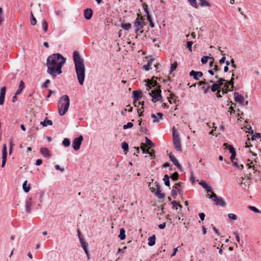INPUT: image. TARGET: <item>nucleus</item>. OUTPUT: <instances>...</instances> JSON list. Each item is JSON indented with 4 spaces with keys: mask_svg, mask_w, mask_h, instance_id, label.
<instances>
[{
    "mask_svg": "<svg viewBox=\"0 0 261 261\" xmlns=\"http://www.w3.org/2000/svg\"><path fill=\"white\" fill-rule=\"evenodd\" d=\"M225 54L223 55V57L221 58V59L219 60V63L222 64H223L225 61V60H226V58H225Z\"/></svg>",
    "mask_w": 261,
    "mask_h": 261,
    "instance_id": "nucleus-63",
    "label": "nucleus"
},
{
    "mask_svg": "<svg viewBox=\"0 0 261 261\" xmlns=\"http://www.w3.org/2000/svg\"><path fill=\"white\" fill-rule=\"evenodd\" d=\"M208 59H213L214 60L213 58L210 56H203V57L201 58V62L202 64H205L207 63Z\"/></svg>",
    "mask_w": 261,
    "mask_h": 261,
    "instance_id": "nucleus-37",
    "label": "nucleus"
},
{
    "mask_svg": "<svg viewBox=\"0 0 261 261\" xmlns=\"http://www.w3.org/2000/svg\"><path fill=\"white\" fill-rule=\"evenodd\" d=\"M199 86H201L203 85H208V82H206V80L204 79L203 81H201L199 82V83L197 84Z\"/></svg>",
    "mask_w": 261,
    "mask_h": 261,
    "instance_id": "nucleus-60",
    "label": "nucleus"
},
{
    "mask_svg": "<svg viewBox=\"0 0 261 261\" xmlns=\"http://www.w3.org/2000/svg\"><path fill=\"white\" fill-rule=\"evenodd\" d=\"M147 83L146 84V86L147 87L146 90L149 91L152 88V87L151 86V85H150V84L149 83L148 81H147Z\"/></svg>",
    "mask_w": 261,
    "mask_h": 261,
    "instance_id": "nucleus-64",
    "label": "nucleus"
},
{
    "mask_svg": "<svg viewBox=\"0 0 261 261\" xmlns=\"http://www.w3.org/2000/svg\"><path fill=\"white\" fill-rule=\"evenodd\" d=\"M62 145L66 147H68L70 145V140L68 138H64L62 141Z\"/></svg>",
    "mask_w": 261,
    "mask_h": 261,
    "instance_id": "nucleus-32",
    "label": "nucleus"
},
{
    "mask_svg": "<svg viewBox=\"0 0 261 261\" xmlns=\"http://www.w3.org/2000/svg\"><path fill=\"white\" fill-rule=\"evenodd\" d=\"M177 67V62H174V63H172L170 67V70L169 71V74H171L172 72L175 70Z\"/></svg>",
    "mask_w": 261,
    "mask_h": 261,
    "instance_id": "nucleus-36",
    "label": "nucleus"
},
{
    "mask_svg": "<svg viewBox=\"0 0 261 261\" xmlns=\"http://www.w3.org/2000/svg\"><path fill=\"white\" fill-rule=\"evenodd\" d=\"M227 145V148L230 153L236 152V150L231 145H228L227 143H224V146H226Z\"/></svg>",
    "mask_w": 261,
    "mask_h": 261,
    "instance_id": "nucleus-38",
    "label": "nucleus"
},
{
    "mask_svg": "<svg viewBox=\"0 0 261 261\" xmlns=\"http://www.w3.org/2000/svg\"><path fill=\"white\" fill-rule=\"evenodd\" d=\"M140 148L142 149L143 153L149 154L150 155V156L151 157V159L155 158V156L154 150H151L150 151H149V148H147V146L144 143H141Z\"/></svg>",
    "mask_w": 261,
    "mask_h": 261,
    "instance_id": "nucleus-9",
    "label": "nucleus"
},
{
    "mask_svg": "<svg viewBox=\"0 0 261 261\" xmlns=\"http://www.w3.org/2000/svg\"><path fill=\"white\" fill-rule=\"evenodd\" d=\"M40 124L43 126H47L48 125H53V122L51 120H48L47 119V118H46L45 120H44L43 121H41L40 122Z\"/></svg>",
    "mask_w": 261,
    "mask_h": 261,
    "instance_id": "nucleus-28",
    "label": "nucleus"
},
{
    "mask_svg": "<svg viewBox=\"0 0 261 261\" xmlns=\"http://www.w3.org/2000/svg\"><path fill=\"white\" fill-rule=\"evenodd\" d=\"M199 216L200 220L201 221H203L204 220L205 215L204 213H200L199 214Z\"/></svg>",
    "mask_w": 261,
    "mask_h": 261,
    "instance_id": "nucleus-62",
    "label": "nucleus"
},
{
    "mask_svg": "<svg viewBox=\"0 0 261 261\" xmlns=\"http://www.w3.org/2000/svg\"><path fill=\"white\" fill-rule=\"evenodd\" d=\"M193 44V42L191 41H188L187 42V47L189 49V50L191 52L192 51V46Z\"/></svg>",
    "mask_w": 261,
    "mask_h": 261,
    "instance_id": "nucleus-52",
    "label": "nucleus"
},
{
    "mask_svg": "<svg viewBox=\"0 0 261 261\" xmlns=\"http://www.w3.org/2000/svg\"><path fill=\"white\" fill-rule=\"evenodd\" d=\"M248 207L249 210L252 211L253 212H254L255 213H261V212L258 209H257L256 207H255V206L250 205V206H248Z\"/></svg>",
    "mask_w": 261,
    "mask_h": 261,
    "instance_id": "nucleus-44",
    "label": "nucleus"
},
{
    "mask_svg": "<svg viewBox=\"0 0 261 261\" xmlns=\"http://www.w3.org/2000/svg\"><path fill=\"white\" fill-rule=\"evenodd\" d=\"M121 27L123 30L128 31L131 28L132 24L130 23H122Z\"/></svg>",
    "mask_w": 261,
    "mask_h": 261,
    "instance_id": "nucleus-33",
    "label": "nucleus"
},
{
    "mask_svg": "<svg viewBox=\"0 0 261 261\" xmlns=\"http://www.w3.org/2000/svg\"><path fill=\"white\" fill-rule=\"evenodd\" d=\"M145 81H148L152 87H156L157 89H161V86L156 81H150L149 79L145 80Z\"/></svg>",
    "mask_w": 261,
    "mask_h": 261,
    "instance_id": "nucleus-25",
    "label": "nucleus"
},
{
    "mask_svg": "<svg viewBox=\"0 0 261 261\" xmlns=\"http://www.w3.org/2000/svg\"><path fill=\"white\" fill-rule=\"evenodd\" d=\"M234 99L236 102L239 103L241 105H244V98L237 92H234Z\"/></svg>",
    "mask_w": 261,
    "mask_h": 261,
    "instance_id": "nucleus-12",
    "label": "nucleus"
},
{
    "mask_svg": "<svg viewBox=\"0 0 261 261\" xmlns=\"http://www.w3.org/2000/svg\"><path fill=\"white\" fill-rule=\"evenodd\" d=\"M173 143L175 148L179 151H181L182 149L180 145V141L178 134L175 132L174 127H173L172 132Z\"/></svg>",
    "mask_w": 261,
    "mask_h": 261,
    "instance_id": "nucleus-6",
    "label": "nucleus"
},
{
    "mask_svg": "<svg viewBox=\"0 0 261 261\" xmlns=\"http://www.w3.org/2000/svg\"><path fill=\"white\" fill-rule=\"evenodd\" d=\"M42 28L44 31V32H46L48 28V23L45 20L43 19L42 21Z\"/></svg>",
    "mask_w": 261,
    "mask_h": 261,
    "instance_id": "nucleus-34",
    "label": "nucleus"
},
{
    "mask_svg": "<svg viewBox=\"0 0 261 261\" xmlns=\"http://www.w3.org/2000/svg\"><path fill=\"white\" fill-rule=\"evenodd\" d=\"M213 70L216 72H218L221 70V68L217 64H215Z\"/></svg>",
    "mask_w": 261,
    "mask_h": 261,
    "instance_id": "nucleus-61",
    "label": "nucleus"
},
{
    "mask_svg": "<svg viewBox=\"0 0 261 261\" xmlns=\"http://www.w3.org/2000/svg\"><path fill=\"white\" fill-rule=\"evenodd\" d=\"M66 60V59L59 53L54 54L48 57L46 63L47 72L53 79L62 73V68Z\"/></svg>",
    "mask_w": 261,
    "mask_h": 261,
    "instance_id": "nucleus-1",
    "label": "nucleus"
},
{
    "mask_svg": "<svg viewBox=\"0 0 261 261\" xmlns=\"http://www.w3.org/2000/svg\"><path fill=\"white\" fill-rule=\"evenodd\" d=\"M190 76H193L195 80H199L200 77H202L203 73L201 71H196L194 70H191L189 73Z\"/></svg>",
    "mask_w": 261,
    "mask_h": 261,
    "instance_id": "nucleus-11",
    "label": "nucleus"
},
{
    "mask_svg": "<svg viewBox=\"0 0 261 261\" xmlns=\"http://www.w3.org/2000/svg\"><path fill=\"white\" fill-rule=\"evenodd\" d=\"M70 105V99L68 95H64L59 99L58 103L59 113L61 116L64 115Z\"/></svg>",
    "mask_w": 261,
    "mask_h": 261,
    "instance_id": "nucleus-3",
    "label": "nucleus"
},
{
    "mask_svg": "<svg viewBox=\"0 0 261 261\" xmlns=\"http://www.w3.org/2000/svg\"><path fill=\"white\" fill-rule=\"evenodd\" d=\"M209 87L210 89H211L212 91L213 92L219 91V89L220 88L219 87L218 84L216 83H213L211 86Z\"/></svg>",
    "mask_w": 261,
    "mask_h": 261,
    "instance_id": "nucleus-26",
    "label": "nucleus"
},
{
    "mask_svg": "<svg viewBox=\"0 0 261 261\" xmlns=\"http://www.w3.org/2000/svg\"><path fill=\"white\" fill-rule=\"evenodd\" d=\"M261 137L260 134L257 133H255V134H253L252 135L251 137V140L253 141L255 140L256 138H259Z\"/></svg>",
    "mask_w": 261,
    "mask_h": 261,
    "instance_id": "nucleus-49",
    "label": "nucleus"
},
{
    "mask_svg": "<svg viewBox=\"0 0 261 261\" xmlns=\"http://www.w3.org/2000/svg\"><path fill=\"white\" fill-rule=\"evenodd\" d=\"M179 174L177 172H175L173 174L171 175L170 176L172 180L174 181H176L178 179Z\"/></svg>",
    "mask_w": 261,
    "mask_h": 261,
    "instance_id": "nucleus-42",
    "label": "nucleus"
},
{
    "mask_svg": "<svg viewBox=\"0 0 261 261\" xmlns=\"http://www.w3.org/2000/svg\"><path fill=\"white\" fill-rule=\"evenodd\" d=\"M6 88L5 87H4L1 88L0 91V96H4L5 97V94L6 92Z\"/></svg>",
    "mask_w": 261,
    "mask_h": 261,
    "instance_id": "nucleus-51",
    "label": "nucleus"
},
{
    "mask_svg": "<svg viewBox=\"0 0 261 261\" xmlns=\"http://www.w3.org/2000/svg\"><path fill=\"white\" fill-rule=\"evenodd\" d=\"M24 88V82L22 81H21L19 83V85L18 87V89L16 91L15 93V95H19L20 94L23 88Z\"/></svg>",
    "mask_w": 261,
    "mask_h": 261,
    "instance_id": "nucleus-23",
    "label": "nucleus"
},
{
    "mask_svg": "<svg viewBox=\"0 0 261 261\" xmlns=\"http://www.w3.org/2000/svg\"><path fill=\"white\" fill-rule=\"evenodd\" d=\"M84 17L87 19L89 20L91 18L93 15V11L90 8H87L84 10Z\"/></svg>",
    "mask_w": 261,
    "mask_h": 261,
    "instance_id": "nucleus-18",
    "label": "nucleus"
},
{
    "mask_svg": "<svg viewBox=\"0 0 261 261\" xmlns=\"http://www.w3.org/2000/svg\"><path fill=\"white\" fill-rule=\"evenodd\" d=\"M233 71L234 70L231 71V72H232V78L231 79L230 81L229 82V81L225 82V83L229 84V85H230L231 86L232 88H233V87H234V79L233 77V76H234V74L233 73Z\"/></svg>",
    "mask_w": 261,
    "mask_h": 261,
    "instance_id": "nucleus-40",
    "label": "nucleus"
},
{
    "mask_svg": "<svg viewBox=\"0 0 261 261\" xmlns=\"http://www.w3.org/2000/svg\"><path fill=\"white\" fill-rule=\"evenodd\" d=\"M228 217L233 220H236L238 218L237 216L233 213L228 214Z\"/></svg>",
    "mask_w": 261,
    "mask_h": 261,
    "instance_id": "nucleus-48",
    "label": "nucleus"
},
{
    "mask_svg": "<svg viewBox=\"0 0 261 261\" xmlns=\"http://www.w3.org/2000/svg\"><path fill=\"white\" fill-rule=\"evenodd\" d=\"M80 242L81 244V246L84 249L85 252H87L88 249V244L85 241L84 239L83 238H80Z\"/></svg>",
    "mask_w": 261,
    "mask_h": 261,
    "instance_id": "nucleus-24",
    "label": "nucleus"
},
{
    "mask_svg": "<svg viewBox=\"0 0 261 261\" xmlns=\"http://www.w3.org/2000/svg\"><path fill=\"white\" fill-rule=\"evenodd\" d=\"M233 233L235 235L236 239L238 243H240V236H239V233L237 231H233Z\"/></svg>",
    "mask_w": 261,
    "mask_h": 261,
    "instance_id": "nucleus-58",
    "label": "nucleus"
},
{
    "mask_svg": "<svg viewBox=\"0 0 261 261\" xmlns=\"http://www.w3.org/2000/svg\"><path fill=\"white\" fill-rule=\"evenodd\" d=\"M50 83V81L49 80H46L43 84L42 85L41 87L43 88H47L48 84Z\"/></svg>",
    "mask_w": 261,
    "mask_h": 261,
    "instance_id": "nucleus-57",
    "label": "nucleus"
},
{
    "mask_svg": "<svg viewBox=\"0 0 261 261\" xmlns=\"http://www.w3.org/2000/svg\"><path fill=\"white\" fill-rule=\"evenodd\" d=\"M2 167H4L6 161H7V146L6 144L3 145V149H2Z\"/></svg>",
    "mask_w": 261,
    "mask_h": 261,
    "instance_id": "nucleus-10",
    "label": "nucleus"
},
{
    "mask_svg": "<svg viewBox=\"0 0 261 261\" xmlns=\"http://www.w3.org/2000/svg\"><path fill=\"white\" fill-rule=\"evenodd\" d=\"M122 148L124 151H127L129 148L128 144L125 142H124L121 144Z\"/></svg>",
    "mask_w": 261,
    "mask_h": 261,
    "instance_id": "nucleus-46",
    "label": "nucleus"
},
{
    "mask_svg": "<svg viewBox=\"0 0 261 261\" xmlns=\"http://www.w3.org/2000/svg\"><path fill=\"white\" fill-rule=\"evenodd\" d=\"M177 98V97L173 93H171L170 94V99H169L168 101L171 104L172 103V101L171 99L174 100V102L175 103H176V102H177V100H176V98Z\"/></svg>",
    "mask_w": 261,
    "mask_h": 261,
    "instance_id": "nucleus-35",
    "label": "nucleus"
},
{
    "mask_svg": "<svg viewBox=\"0 0 261 261\" xmlns=\"http://www.w3.org/2000/svg\"><path fill=\"white\" fill-rule=\"evenodd\" d=\"M142 6H143V9H144V11L145 12V13L146 14L149 13V10H148V5L146 3H143Z\"/></svg>",
    "mask_w": 261,
    "mask_h": 261,
    "instance_id": "nucleus-55",
    "label": "nucleus"
},
{
    "mask_svg": "<svg viewBox=\"0 0 261 261\" xmlns=\"http://www.w3.org/2000/svg\"><path fill=\"white\" fill-rule=\"evenodd\" d=\"M83 139L82 135H80L78 137L74 139L72 141V147L76 151L80 149Z\"/></svg>",
    "mask_w": 261,
    "mask_h": 261,
    "instance_id": "nucleus-8",
    "label": "nucleus"
},
{
    "mask_svg": "<svg viewBox=\"0 0 261 261\" xmlns=\"http://www.w3.org/2000/svg\"><path fill=\"white\" fill-rule=\"evenodd\" d=\"M151 118L154 119V120L153 121V123H158L159 122V119L158 118L157 115H156L155 114H152L151 115Z\"/></svg>",
    "mask_w": 261,
    "mask_h": 261,
    "instance_id": "nucleus-53",
    "label": "nucleus"
},
{
    "mask_svg": "<svg viewBox=\"0 0 261 261\" xmlns=\"http://www.w3.org/2000/svg\"><path fill=\"white\" fill-rule=\"evenodd\" d=\"M73 61L78 82L80 85L82 86L85 81L86 68L84 60L79 51H74L73 52Z\"/></svg>",
    "mask_w": 261,
    "mask_h": 261,
    "instance_id": "nucleus-2",
    "label": "nucleus"
},
{
    "mask_svg": "<svg viewBox=\"0 0 261 261\" xmlns=\"http://www.w3.org/2000/svg\"><path fill=\"white\" fill-rule=\"evenodd\" d=\"M208 198L212 199V200L216 202L215 204L217 205H220L222 207H225L226 205V203L223 199L221 197L217 196L214 193H213L211 196H208Z\"/></svg>",
    "mask_w": 261,
    "mask_h": 261,
    "instance_id": "nucleus-7",
    "label": "nucleus"
},
{
    "mask_svg": "<svg viewBox=\"0 0 261 261\" xmlns=\"http://www.w3.org/2000/svg\"><path fill=\"white\" fill-rule=\"evenodd\" d=\"M145 141L146 143L149 145L151 147H153L154 146V143L147 137H145Z\"/></svg>",
    "mask_w": 261,
    "mask_h": 261,
    "instance_id": "nucleus-47",
    "label": "nucleus"
},
{
    "mask_svg": "<svg viewBox=\"0 0 261 261\" xmlns=\"http://www.w3.org/2000/svg\"><path fill=\"white\" fill-rule=\"evenodd\" d=\"M142 94V91H134L133 92V96L134 98V104L135 106H138L137 102L139 100L140 95Z\"/></svg>",
    "mask_w": 261,
    "mask_h": 261,
    "instance_id": "nucleus-15",
    "label": "nucleus"
},
{
    "mask_svg": "<svg viewBox=\"0 0 261 261\" xmlns=\"http://www.w3.org/2000/svg\"><path fill=\"white\" fill-rule=\"evenodd\" d=\"M199 184L207 191V193H214L211 187L207 185L204 181L201 180Z\"/></svg>",
    "mask_w": 261,
    "mask_h": 261,
    "instance_id": "nucleus-19",
    "label": "nucleus"
},
{
    "mask_svg": "<svg viewBox=\"0 0 261 261\" xmlns=\"http://www.w3.org/2000/svg\"><path fill=\"white\" fill-rule=\"evenodd\" d=\"M154 60V59H150L149 60H148L147 64L146 65H143V69L146 71H149L150 69H151V66Z\"/></svg>",
    "mask_w": 261,
    "mask_h": 261,
    "instance_id": "nucleus-21",
    "label": "nucleus"
},
{
    "mask_svg": "<svg viewBox=\"0 0 261 261\" xmlns=\"http://www.w3.org/2000/svg\"><path fill=\"white\" fill-rule=\"evenodd\" d=\"M178 194V193L177 192V191L176 190H175L174 189H172V190L171 191V195L174 198H175L176 197V196L177 195V194Z\"/></svg>",
    "mask_w": 261,
    "mask_h": 261,
    "instance_id": "nucleus-56",
    "label": "nucleus"
},
{
    "mask_svg": "<svg viewBox=\"0 0 261 261\" xmlns=\"http://www.w3.org/2000/svg\"><path fill=\"white\" fill-rule=\"evenodd\" d=\"M32 203V198L30 197L25 203V210L28 213H31Z\"/></svg>",
    "mask_w": 261,
    "mask_h": 261,
    "instance_id": "nucleus-20",
    "label": "nucleus"
},
{
    "mask_svg": "<svg viewBox=\"0 0 261 261\" xmlns=\"http://www.w3.org/2000/svg\"><path fill=\"white\" fill-rule=\"evenodd\" d=\"M134 26L135 28V32L137 33L143 28V23L142 21L137 18L134 22Z\"/></svg>",
    "mask_w": 261,
    "mask_h": 261,
    "instance_id": "nucleus-16",
    "label": "nucleus"
},
{
    "mask_svg": "<svg viewBox=\"0 0 261 261\" xmlns=\"http://www.w3.org/2000/svg\"><path fill=\"white\" fill-rule=\"evenodd\" d=\"M31 24L32 25H35L37 23V20L35 18L32 12H31V19H30Z\"/></svg>",
    "mask_w": 261,
    "mask_h": 261,
    "instance_id": "nucleus-41",
    "label": "nucleus"
},
{
    "mask_svg": "<svg viewBox=\"0 0 261 261\" xmlns=\"http://www.w3.org/2000/svg\"><path fill=\"white\" fill-rule=\"evenodd\" d=\"M225 82H228L227 80H226L224 79H219V81H217L216 83H217L219 87L220 88L222 85H223V83Z\"/></svg>",
    "mask_w": 261,
    "mask_h": 261,
    "instance_id": "nucleus-45",
    "label": "nucleus"
},
{
    "mask_svg": "<svg viewBox=\"0 0 261 261\" xmlns=\"http://www.w3.org/2000/svg\"><path fill=\"white\" fill-rule=\"evenodd\" d=\"M170 177L168 174H165L163 178V180L164 181V184L165 186L167 187H169L170 185Z\"/></svg>",
    "mask_w": 261,
    "mask_h": 261,
    "instance_id": "nucleus-29",
    "label": "nucleus"
},
{
    "mask_svg": "<svg viewBox=\"0 0 261 261\" xmlns=\"http://www.w3.org/2000/svg\"><path fill=\"white\" fill-rule=\"evenodd\" d=\"M155 240H156V237L154 234L152 235V236L149 237L148 239V245L149 246H153L155 244Z\"/></svg>",
    "mask_w": 261,
    "mask_h": 261,
    "instance_id": "nucleus-22",
    "label": "nucleus"
},
{
    "mask_svg": "<svg viewBox=\"0 0 261 261\" xmlns=\"http://www.w3.org/2000/svg\"><path fill=\"white\" fill-rule=\"evenodd\" d=\"M184 184L182 182H179L178 183L176 184L174 186H173V189L176 190L180 196H182V185Z\"/></svg>",
    "mask_w": 261,
    "mask_h": 261,
    "instance_id": "nucleus-17",
    "label": "nucleus"
},
{
    "mask_svg": "<svg viewBox=\"0 0 261 261\" xmlns=\"http://www.w3.org/2000/svg\"><path fill=\"white\" fill-rule=\"evenodd\" d=\"M169 158L170 160L173 162V163L177 167V168L181 171H182V168L181 165L178 163V161L175 158V156L170 153L169 154Z\"/></svg>",
    "mask_w": 261,
    "mask_h": 261,
    "instance_id": "nucleus-13",
    "label": "nucleus"
},
{
    "mask_svg": "<svg viewBox=\"0 0 261 261\" xmlns=\"http://www.w3.org/2000/svg\"><path fill=\"white\" fill-rule=\"evenodd\" d=\"M140 131L141 132L144 133V134H145L146 135L149 134V130L148 129H147L146 127H144L143 126H141L140 128Z\"/></svg>",
    "mask_w": 261,
    "mask_h": 261,
    "instance_id": "nucleus-50",
    "label": "nucleus"
},
{
    "mask_svg": "<svg viewBox=\"0 0 261 261\" xmlns=\"http://www.w3.org/2000/svg\"><path fill=\"white\" fill-rule=\"evenodd\" d=\"M199 1L200 2L199 5L201 7L210 6L211 5L210 3L206 0H199Z\"/></svg>",
    "mask_w": 261,
    "mask_h": 261,
    "instance_id": "nucleus-39",
    "label": "nucleus"
},
{
    "mask_svg": "<svg viewBox=\"0 0 261 261\" xmlns=\"http://www.w3.org/2000/svg\"><path fill=\"white\" fill-rule=\"evenodd\" d=\"M148 187L151 190L152 193H154L155 196L160 199H164L165 197L164 193H161V190L160 184L155 181L154 183L153 182H149Z\"/></svg>",
    "mask_w": 261,
    "mask_h": 261,
    "instance_id": "nucleus-4",
    "label": "nucleus"
},
{
    "mask_svg": "<svg viewBox=\"0 0 261 261\" xmlns=\"http://www.w3.org/2000/svg\"><path fill=\"white\" fill-rule=\"evenodd\" d=\"M191 6L195 8H197L196 0H188Z\"/></svg>",
    "mask_w": 261,
    "mask_h": 261,
    "instance_id": "nucleus-54",
    "label": "nucleus"
},
{
    "mask_svg": "<svg viewBox=\"0 0 261 261\" xmlns=\"http://www.w3.org/2000/svg\"><path fill=\"white\" fill-rule=\"evenodd\" d=\"M118 237L120 238L121 240H123L125 239V230L124 228H122L120 230V233L119 234Z\"/></svg>",
    "mask_w": 261,
    "mask_h": 261,
    "instance_id": "nucleus-27",
    "label": "nucleus"
},
{
    "mask_svg": "<svg viewBox=\"0 0 261 261\" xmlns=\"http://www.w3.org/2000/svg\"><path fill=\"white\" fill-rule=\"evenodd\" d=\"M171 204L172 205L173 208H175L176 210L178 209V207L180 208V211H181V208L182 207V205L178 204L176 201H173L171 202Z\"/></svg>",
    "mask_w": 261,
    "mask_h": 261,
    "instance_id": "nucleus-30",
    "label": "nucleus"
},
{
    "mask_svg": "<svg viewBox=\"0 0 261 261\" xmlns=\"http://www.w3.org/2000/svg\"><path fill=\"white\" fill-rule=\"evenodd\" d=\"M22 188H23V191L25 193H28L30 191L31 188H30V185H27V180H25L23 183Z\"/></svg>",
    "mask_w": 261,
    "mask_h": 261,
    "instance_id": "nucleus-31",
    "label": "nucleus"
},
{
    "mask_svg": "<svg viewBox=\"0 0 261 261\" xmlns=\"http://www.w3.org/2000/svg\"><path fill=\"white\" fill-rule=\"evenodd\" d=\"M55 168L57 170H60L61 172H63L65 171V169L61 167L59 165H56Z\"/></svg>",
    "mask_w": 261,
    "mask_h": 261,
    "instance_id": "nucleus-59",
    "label": "nucleus"
},
{
    "mask_svg": "<svg viewBox=\"0 0 261 261\" xmlns=\"http://www.w3.org/2000/svg\"><path fill=\"white\" fill-rule=\"evenodd\" d=\"M40 152L44 158L48 159L51 156V154L49 149L46 147H41L40 149Z\"/></svg>",
    "mask_w": 261,
    "mask_h": 261,
    "instance_id": "nucleus-14",
    "label": "nucleus"
},
{
    "mask_svg": "<svg viewBox=\"0 0 261 261\" xmlns=\"http://www.w3.org/2000/svg\"><path fill=\"white\" fill-rule=\"evenodd\" d=\"M134 126V124L132 122H129L127 124H124L123 126V129H126L127 128H130L133 127Z\"/></svg>",
    "mask_w": 261,
    "mask_h": 261,
    "instance_id": "nucleus-43",
    "label": "nucleus"
},
{
    "mask_svg": "<svg viewBox=\"0 0 261 261\" xmlns=\"http://www.w3.org/2000/svg\"><path fill=\"white\" fill-rule=\"evenodd\" d=\"M162 91L161 89H156L153 90L149 92L148 94L152 98V101L153 102H156L158 101H161L162 99V96L161 95Z\"/></svg>",
    "mask_w": 261,
    "mask_h": 261,
    "instance_id": "nucleus-5",
    "label": "nucleus"
}]
</instances>
